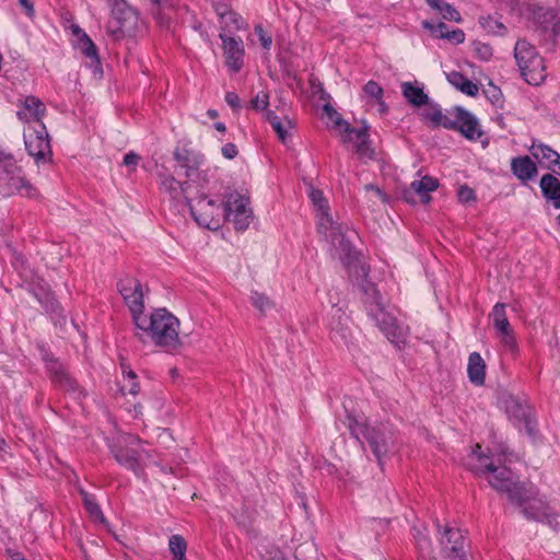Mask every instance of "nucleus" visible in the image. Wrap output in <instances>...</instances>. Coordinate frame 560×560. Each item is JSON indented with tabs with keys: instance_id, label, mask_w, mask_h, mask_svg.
<instances>
[{
	"instance_id": "nucleus-1",
	"label": "nucleus",
	"mask_w": 560,
	"mask_h": 560,
	"mask_svg": "<svg viewBox=\"0 0 560 560\" xmlns=\"http://www.w3.org/2000/svg\"><path fill=\"white\" fill-rule=\"evenodd\" d=\"M310 198L316 208L318 232L331 244L334 254L348 266L350 278L354 283L378 305V292L366 279L369 268L359 258L352 246L355 233L339 222L338 217L330 212L328 201L323 191L311 188Z\"/></svg>"
},
{
	"instance_id": "nucleus-2",
	"label": "nucleus",
	"mask_w": 560,
	"mask_h": 560,
	"mask_svg": "<svg viewBox=\"0 0 560 560\" xmlns=\"http://www.w3.org/2000/svg\"><path fill=\"white\" fill-rule=\"evenodd\" d=\"M179 325V319L165 308H156L150 315L143 314L135 323L140 339L148 336L155 346L172 351L183 347Z\"/></svg>"
},
{
	"instance_id": "nucleus-3",
	"label": "nucleus",
	"mask_w": 560,
	"mask_h": 560,
	"mask_svg": "<svg viewBox=\"0 0 560 560\" xmlns=\"http://www.w3.org/2000/svg\"><path fill=\"white\" fill-rule=\"evenodd\" d=\"M351 434L358 440L364 439L377 459H382L389 452L394 443L392 429L382 422H366L351 419L349 422Z\"/></svg>"
},
{
	"instance_id": "nucleus-4",
	"label": "nucleus",
	"mask_w": 560,
	"mask_h": 560,
	"mask_svg": "<svg viewBox=\"0 0 560 560\" xmlns=\"http://www.w3.org/2000/svg\"><path fill=\"white\" fill-rule=\"evenodd\" d=\"M35 194L36 189L22 175V170L12 155L0 151V196L33 197Z\"/></svg>"
},
{
	"instance_id": "nucleus-5",
	"label": "nucleus",
	"mask_w": 560,
	"mask_h": 560,
	"mask_svg": "<svg viewBox=\"0 0 560 560\" xmlns=\"http://www.w3.org/2000/svg\"><path fill=\"white\" fill-rule=\"evenodd\" d=\"M112 453L121 466L133 471L137 476L143 474L147 454L141 448V442L137 436L119 435L112 447Z\"/></svg>"
},
{
	"instance_id": "nucleus-6",
	"label": "nucleus",
	"mask_w": 560,
	"mask_h": 560,
	"mask_svg": "<svg viewBox=\"0 0 560 560\" xmlns=\"http://www.w3.org/2000/svg\"><path fill=\"white\" fill-rule=\"evenodd\" d=\"M485 479L494 490L506 494L513 505L523 510V488L510 468L497 465Z\"/></svg>"
},
{
	"instance_id": "nucleus-7",
	"label": "nucleus",
	"mask_w": 560,
	"mask_h": 560,
	"mask_svg": "<svg viewBox=\"0 0 560 560\" xmlns=\"http://www.w3.org/2000/svg\"><path fill=\"white\" fill-rule=\"evenodd\" d=\"M187 205L198 225L210 230L220 228L224 215L220 206L214 200L200 196L196 202L192 200Z\"/></svg>"
},
{
	"instance_id": "nucleus-8",
	"label": "nucleus",
	"mask_w": 560,
	"mask_h": 560,
	"mask_svg": "<svg viewBox=\"0 0 560 560\" xmlns=\"http://www.w3.org/2000/svg\"><path fill=\"white\" fill-rule=\"evenodd\" d=\"M249 198L237 191L229 194L225 200V215L237 230L248 228L253 219V210L249 206Z\"/></svg>"
},
{
	"instance_id": "nucleus-9",
	"label": "nucleus",
	"mask_w": 560,
	"mask_h": 560,
	"mask_svg": "<svg viewBox=\"0 0 560 560\" xmlns=\"http://www.w3.org/2000/svg\"><path fill=\"white\" fill-rule=\"evenodd\" d=\"M440 539V553L451 560H468L466 552V539L463 533L450 527H443Z\"/></svg>"
},
{
	"instance_id": "nucleus-10",
	"label": "nucleus",
	"mask_w": 560,
	"mask_h": 560,
	"mask_svg": "<svg viewBox=\"0 0 560 560\" xmlns=\"http://www.w3.org/2000/svg\"><path fill=\"white\" fill-rule=\"evenodd\" d=\"M119 292L128 306L133 324L144 313L143 288L139 280L135 278L121 279L118 283Z\"/></svg>"
},
{
	"instance_id": "nucleus-11",
	"label": "nucleus",
	"mask_w": 560,
	"mask_h": 560,
	"mask_svg": "<svg viewBox=\"0 0 560 560\" xmlns=\"http://www.w3.org/2000/svg\"><path fill=\"white\" fill-rule=\"evenodd\" d=\"M368 128L366 125L361 129L350 127L349 132L346 131L339 136L341 141L349 145L357 158L364 163L375 158V151L369 140Z\"/></svg>"
},
{
	"instance_id": "nucleus-12",
	"label": "nucleus",
	"mask_w": 560,
	"mask_h": 560,
	"mask_svg": "<svg viewBox=\"0 0 560 560\" xmlns=\"http://www.w3.org/2000/svg\"><path fill=\"white\" fill-rule=\"evenodd\" d=\"M137 13L130 8H117L107 24V33L115 38L130 35L137 27Z\"/></svg>"
},
{
	"instance_id": "nucleus-13",
	"label": "nucleus",
	"mask_w": 560,
	"mask_h": 560,
	"mask_svg": "<svg viewBox=\"0 0 560 560\" xmlns=\"http://www.w3.org/2000/svg\"><path fill=\"white\" fill-rule=\"evenodd\" d=\"M161 186L173 199H180L183 197L187 203H190L192 197L199 194V187L203 185L189 178L185 183H180L173 176L166 175L162 177Z\"/></svg>"
},
{
	"instance_id": "nucleus-14",
	"label": "nucleus",
	"mask_w": 560,
	"mask_h": 560,
	"mask_svg": "<svg viewBox=\"0 0 560 560\" xmlns=\"http://www.w3.org/2000/svg\"><path fill=\"white\" fill-rule=\"evenodd\" d=\"M351 323L350 316L345 311L341 308L334 311L330 322L332 339L348 349L353 345Z\"/></svg>"
},
{
	"instance_id": "nucleus-15",
	"label": "nucleus",
	"mask_w": 560,
	"mask_h": 560,
	"mask_svg": "<svg viewBox=\"0 0 560 560\" xmlns=\"http://www.w3.org/2000/svg\"><path fill=\"white\" fill-rule=\"evenodd\" d=\"M376 320L390 342L395 343L397 347H401L406 343L408 329L399 325L395 316L380 308V312L376 314Z\"/></svg>"
},
{
	"instance_id": "nucleus-16",
	"label": "nucleus",
	"mask_w": 560,
	"mask_h": 560,
	"mask_svg": "<svg viewBox=\"0 0 560 560\" xmlns=\"http://www.w3.org/2000/svg\"><path fill=\"white\" fill-rule=\"evenodd\" d=\"M534 22L539 30L555 38L560 34V14L552 9L535 7L530 9Z\"/></svg>"
},
{
	"instance_id": "nucleus-17",
	"label": "nucleus",
	"mask_w": 560,
	"mask_h": 560,
	"mask_svg": "<svg viewBox=\"0 0 560 560\" xmlns=\"http://www.w3.org/2000/svg\"><path fill=\"white\" fill-rule=\"evenodd\" d=\"M220 38L228 67L237 72L243 65L244 47L242 39L229 36L225 33H220Z\"/></svg>"
},
{
	"instance_id": "nucleus-18",
	"label": "nucleus",
	"mask_w": 560,
	"mask_h": 560,
	"mask_svg": "<svg viewBox=\"0 0 560 560\" xmlns=\"http://www.w3.org/2000/svg\"><path fill=\"white\" fill-rule=\"evenodd\" d=\"M71 32L74 36V48L91 60V67H95L100 70V57L93 40L78 25H71Z\"/></svg>"
},
{
	"instance_id": "nucleus-19",
	"label": "nucleus",
	"mask_w": 560,
	"mask_h": 560,
	"mask_svg": "<svg viewBox=\"0 0 560 560\" xmlns=\"http://www.w3.org/2000/svg\"><path fill=\"white\" fill-rule=\"evenodd\" d=\"M457 130L467 139L475 140L479 139L482 135L480 125L477 118L469 112L457 107L455 109V120Z\"/></svg>"
},
{
	"instance_id": "nucleus-20",
	"label": "nucleus",
	"mask_w": 560,
	"mask_h": 560,
	"mask_svg": "<svg viewBox=\"0 0 560 560\" xmlns=\"http://www.w3.org/2000/svg\"><path fill=\"white\" fill-rule=\"evenodd\" d=\"M213 9L220 19V23H221V32L220 33H225L228 35V33H233L234 31H238V30L243 28L244 21L228 4L214 3Z\"/></svg>"
},
{
	"instance_id": "nucleus-21",
	"label": "nucleus",
	"mask_w": 560,
	"mask_h": 560,
	"mask_svg": "<svg viewBox=\"0 0 560 560\" xmlns=\"http://www.w3.org/2000/svg\"><path fill=\"white\" fill-rule=\"evenodd\" d=\"M546 79L544 59L534 47H527V84L539 85Z\"/></svg>"
},
{
	"instance_id": "nucleus-22",
	"label": "nucleus",
	"mask_w": 560,
	"mask_h": 560,
	"mask_svg": "<svg viewBox=\"0 0 560 560\" xmlns=\"http://www.w3.org/2000/svg\"><path fill=\"white\" fill-rule=\"evenodd\" d=\"M25 145L28 153L36 160H44L47 154H50V144L45 127L43 126L42 131L26 137Z\"/></svg>"
},
{
	"instance_id": "nucleus-23",
	"label": "nucleus",
	"mask_w": 560,
	"mask_h": 560,
	"mask_svg": "<svg viewBox=\"0 0 560 560\" xmlns=\"http://www.w3.org/2000/svg\"><path fill=\"white\" fill-rule=\"evenodd\" d=\"M174 155L179 165L186 168L187 178L202 185L208 182L207 174L205 172L198 171L200 162L197 156L191 155L187 151L175 152Z\"/></svg>"
},
{
	"instance_id": "nucleus-24",
	"label": "nucleus",
	"mask_w": 560,
	"mask_h": 560,
	"mask_svg": "<svg viewBox=\"0 0 560 560\" xmlns=\"http://www.w3.org/2000/svg\"><path fill=\"white\" fill-rule=\"evenodd\" d=\"M529 151L540 166L550 170L558 165L560 170V154L550 147L540 142H533Z\"/></svg>"
},
{
	"instance_id": "nucleus-25",
	"label": "nucleus",
	"mask_w": 560,
	"mask_h": 560,
	"mask_svg": "<svg viewBox=\"0 0 560 560\" xmlns=\"http://www.w3.org/2000/svg\"><path fill=\"white\" fill-rule=\"evenodd\" d=\"M438 188V180L430 176H424L420 180L412 182L405 192V198L409 202H415L413 195H418L424 203L430 201V191Z\"/></svg>"
},
{
	"instance_id": "nucleus-26",
	"label": "nucleus",
	"mask_w": 560,
	"mask_h": 560,
	"mask_svg": "<svg viewBox=\"0 0 560 560\" xmlns=\"http://www.w3.org/2000/svg\"><path fill=\"white\" fill-rule=\"evenodd\" d=\"M422 26L429 31L430 35L434 38L447 39L453 44H462L465 40V33L462 30L450 31L442 22L434 24L429 21H423Z\"/></svg>"
},
{
	"instance_id": "nucleus-27",
	"label": "nucleus",
	"mask_w": 560,
	"mask_h": 560,
	"mask_svg": "<svg viewBox=\"0 0 560 560\" xmlns=\"http://www.w3.org/2000/svg\"><path fill=\"white\" fill-rule=\"evenodd\" d=\"M469 466L476 474L486 478L497 465L489 454L485 453L481 446L477 444L469 457Z\"/></svg>"
},
{
	"instance_id": "nucleus-28",
	"label": "nucleus",
	"mask_w": 560,
	"mask_h": 560,
	"mask_svg": "<svg viewBox=\"0 0 560 560\" xmlns=\"http://www.w3.org/2000/svg\"><path fill=\"white\" fill-rule=\"evenodd\" d=\"M45 114L43 102L36 96L30 95L23 101V109L16 113L19 119L23 121H40Z\"/></svg>"
},
{
	"instance_id": "nucleus-29",
	"label": "nucleus",
	"mask_w": 560,
	"mask_h": 560,
	"mask_svg": "<svg viewBox=\"0 0 560 560\" xmlns=\"http://www.w3.org/2000/svg\"><path fill=\"white\" fill-rule=\"evenodd\" d=\"M486 362L478 352H472L468 358L467 374L470 383L482 386L486 381Z\"/></svg>"
},
{
	"instance_id": "nucleus-30",
	"label": "nucleus",
	"mask_w": 560,
	"mask_h": 560,
	"mask_svg": "<svg viewBox=\"0 0 560 560\" xmlns=\"http://www.w3.org/2000/svg\"><path fill=\"white\" fill-rule=\"evenodd\" d=\"M294 557L296 560H318L316 546L313 541H305L295 549ZM266 560H285L280 550L269 552Z\"/></svg>"
},
{
	"instance_id": "nucleus-31",
	"label": "nucleus",
	"mask_w": 560,
	"mask_h": 560,
	"mask_svg": "<svg viewBox=\"0 0 560 560\" xmlns=\"http://www.w3.org/2000/svg\"><path fill=\"white\" fill-rule=\"evenodd\" d=\"M401 91L405 98L412 106L420 107L429 104V96L424 93L423 88L418 82L402 83Z\"/></svg>"
},
{
	"instance_id": "nucleus-32",
	"label": "nucleus",
	"mask_w": 560,
	"mask_h": 560,
	"mask_svg": "<svg viewBox=\"0 0 560 560\" xmlns=\"http://www.w3.org/2000/svg\"><path fill=\"white\" fill-rule=\"evenodd\" d=\"M267 120L271 124L273 130L277 132L280 141L285 143L290 137L291 131L295 128V124L292 119L284 117H278L271 112H267Z\"/></svg>"
},
{
	"instance_id": "nucleus-33",
	"label": "nucleus",
	"mask_w": 560,
	"mask_h": 560,
	"mask_svg": "<svg viewBox=\"0 0 560 560\" xmlns=\"http://www.w3.org/2000/svg\"><path fill=\"white\" fill-rule=\"evenodd\" d=\"M540 188L544 196L553 202L556 208H560V182L557 177L546 174L540 179Z\"/></svg>"
},
{
	"instance_id": "nucleus-34",
	"label": "nucleus",
	"mask_w": 560,
	"mask_h": 560,
	"mask_svg": "<svg viewBox=\"0 0 560 560\" xmlns=\"http://www.w3.org/2000/svg\"><path fill=\"white\" fill-rule=\"evenodd\" d=\"M429 106L423 112V117L425 120L430 121L432 126L438 127L442 126L447 129H455L456 122L447 116L443 115L442 110L433 104H428Z\"/></svg>"
},
{
	"instance_id": "nucleus-35",
	"label": "nucleus",
	"mask_w": 560,
	"mask_h": 560,
	"mask_svg": "<svg viewBox=\"0 0 560 560\" xmlns=\"http://www.w3.org/2000/svg\"><path fill=\"white\" fill-rule=\"evenodd\" d=\"M550 515V509L542 499L536 497L527 499V518L532 517L541 522L548 520Z\"/></svg>"
},
{
	"instance_id": "nucleus-36",
	"label": "nucleus",
	"mask_w": 560,
	"mask_h": 560,
	"mask_svg": "<svg viewBox=\"0 0 560 560\" xmlns=\"http://www.w3.org/2000/svg\"><path fill=\"white\" fill-rule=\"evenodd\" d=\"M447 80L464 94L469 96H476L478 94L479 89L477 84L464 77L460 72L452 71L447 74Z\"/></svg>"
},
{
	"instance_id": "nucleus-37",
	"label": "nucleus",
	"mask_w": 560,
	"mask_h": 560,
	"mask_svg": "<svg viewBox=\"0 0 560 560\" xmlns=\"http://www.w3.org/2000/svg\"><path fill=\"white\" fill-rule=\"evenodd\" d=\"M429 7L440 14L444 20L460 22L462 18L453 5L444 0H427Z\"/></svg>"
},
{
	"instance_id": "nucleus-38",
	"label": "nucleus",
	"mask_w": 560,
	"mask_h": 560,
	"mask_svg": "<svg viewBox=\"0 0 560 560\" xmlns=\"http://www.w3.org/2000/svg\"><path fill=\"white\" fill-rule=\"evenodd\" d=\"M122 368V380L120 384V390L122 395H131L136 396L138 395L140 390V385L137 382V375L133 371L130 369H127L125 365H121Z\"/></svg>"
},
{
	"instance_id": "nucleus-39",
	"label": "nucleus",
	"mask_w": 560,
	"mask_h": 560,
	"mask_svg": "<svg viewBox=\"0 0 560 560\" xmlns=\"http://www.w3.org/2000/svg\"><path fill=\"white\" fill-rule=\"evenodd\" d=\"M48 369L56 383L68 388H73L74 382L71 380L65 366L60 362L51 361Z\"/></svg>"
},
{
	"instance_id": "nucleus-40",
	"label": "nucleus",
	"mask_w": 560,
	"mask_h": 560,
	"mask_svg": "<svg viewBox=\"0 0 560 560\" xmlns=\"http://www.w3.org/2000/svg\"><path fill=\"white\" fill-rule=\"evenodd\" d=\"M364 198L370 207H374L377 203L385 205L388 201L387 195L378 187L373 184H366L363 186Z\"/></svg>"
},
{
	"instance_id": "nucleus-41",
	"label": "nucleus",
	"mask_w": 560,
	"mask_h": 560,
	"mask_svg": "<svg viewBox=\"0 0 560 560\" xmlns=\"http://www.w3.org/2000/svg\"><path fill=\"white\" fill-rule=\"evenodd\" d=\"M494 327H495L497 331L499 332L503 345L511 351H513V352L516 351L515 339L512 335V329H511L508 318L505 317L504 319L498 322L494 325Z\"/></svg>"
},
{
	"instance_id": "nucleus-42",
	"label": "nucleus",
	"mask_w": 560,
	"mask_h": 560,
	"mask_svg": "<svg viewBox=\"0 0 560 560\" xmlns=\"http://www.w3.org/2000/svg\"><path fill=\"white\" fill-rule=\"evenodd\" d=\"M170 551L173 556V560H187V542L180 535H173L168 540Z\"/></svg>"
},
{
	"instance_id": "nucleus-43",
	"label": "nucleus",
	"mask_w": 560,
	"mask_h": 560,
	"mask_svg": "<svg viewBox=\"0 0 560 560\" xmlns=\"http://www.w3.org/2000/svg\"><path fill=\"white\" fill-rule=\"evenodd\" d=\"M323 109L326 116L331 120L332 128H336L338 130L339 136H341V133L346 131H350L351 126L349 125V122L343 120L340 114L330 104H325Z\"/></svg>"
},
{
	"instance_id": "nucleus-44",
	"label": "nucleus",
	"mask_w": 560,
	"mask_h": 560,
	"mask_svg": "<svg viewBox=\"0 0 560 560\" xmlns=\"http://www.w3.org/2000/svg\"><path fill=\"white\" fill-rule=\"evenodd\" d=\"M80 493L82 495L83 504L90 513L91 517H93L95 521L106 524V520L95 500L84 490H81Z\"/></svg>"
},
{
	"instance_id": "nucleus-45",
	"label": "nucleus",
	"mask_w": 560,
	"mask_h": 560,
	"mask_svg": "<svg viewBox=\"0 0 560 560\" xmlns=\"http://www.w3.org/2000/svg\"><path fill=\"white\" fill-rule=\"evenodd\" d=\"M249 300L252 304L262 314L270 311L273 307V302L265 293L253 291Z\"/></svg>"
},
{
	"instance_id": "nucleus-46",
	"label": "nucleus",
	"mask_w": 560,
	"mask_h": 560,
	"mask_svg": "<svg viewBox=\"0 0 560 560\" xmlns=\"http://www.w3.org/2000/svg\"><path fill=\"white\" fill-rule=\"evenodd\" d=\"M504 407L510 417L522 420L523 419V408L521 402L513 396L508 395L504 398Z\"/></svg>"
},
{
	"instance_id": "nucleus-47",
	"label": "nucleus",
	"mask_w": 560,
	"mask_h": 560,
	"mask_svg": "<svg viewBox=\"0 0 560 560\" xmlns=\"http://www.w3.org/2000/svg\"><path fill=\"white\" fill-rule=\"evenodd\" d=\"M417 545L421 553L431 560H436V550L432 548L430 539L425 535H419L417 538Z\"/></svg>"
},
{
	"instance_id": "nucleus-48",
	"label": "nucleus",
	"mask_w": 560,
	"mask_h": 560,
	"mask_svg": "<svg viewBox=\"0 0 560 560\" xmlns=\"http://www.w3.org/2000/svg\"><path fill=\"white\" fill-rule=\"evenodd\" d=\"M528 439L534 447H538L542 443V438L536 428V422H533L527 418V440Z\"/></svg>"
},
{
	"instance_id": "nucleus-49",
	"label": "nucleus",
	"mask_w": 560,
	"mask_h": 560,
	"mask_svg": "<svg viewBox=\"0 0 560 560\" xmlns=\"http://www.w3.org/2000/svg\"><path fill=\"white\" fill-rule=\"evenodd\" d=\"M364 93L376 101H380L383 95V89L374 81H369L363 89Z\"/></svg>"
},
{
	"instance_id": "nucleus-50",
	"label": "nucleus",
	"mask_w": 560,
	"mask_h": 560,
	"mask_svg": "<svg viewBox=\"0 0 560 560\" xmlns=\"http://www.w3.org/2000/svg\"><path fill=\"white\" fill-rule=\"evenodd\" d=\"M477 56L485 61H488L492 57V48L490 45L485 43H476L475 47Z\"/></svg>"
},
{
	"instance_id": "nucleus-51",
	"label": "nucleus",
	"mask_w": 560,
	"mask_h": 560,
	"mask_svg": "<svg viewBox=\"0 0 560 560\" xmlns=\"http://www.w3.org/2000/svg\"><path fill=\"white\" fill-rule=\"evenodd\" d=\"M513 173L522 180L525 182V158H516L512 161Z\"/></svg>"
},
{
	"instance_id": "nucleus-52",
	"label": "nucleus",
	"mask_w": 560,
	"mask_h": 560,
	"mask_svg": "<svg viewBox=\"0 0 560 560\" xmlns=\"http://www.w3.org/2000/svg\"><path fill=\"white\" fill-rule=\"evenodd\" d=\"M485 93L493 104L499 103L502 98V93L500 89H498L492 82L488 84V86L485 90Z\"/></svg>"
},
{
	"instance_id": "nucleus-53",
	"label": "nucleus",
	"mask_w": 560,
	"mask_h": 560,
	"mask_svg": "<svg viewBox=\"0 0 560 560\" xmlns=\"http://www.w3.org/2000/svg\"><path fill=\"white\" fill-rule=\"evenodd\" d=\"M268 98V94L261 92L252 100L250 105L256 110L266 109L269 104Z\"/></svg>"
},
{
	"instance_id": "nucleus-54",
	"label": "nucleus",
	"mask_w": 560,
	"mask_h": 560,
	"mask_svg": "<svg viewBox=\"0 0 560 560\" xmlns=\"http://www.w3.org/2000/svg\"><path fill=\"white\" fill-rule=\"evenodd\" d=\"M255 32L259 37L262 48L269 50L272 44L271 36H269L260 25L255 27Z\"/></svg>"
},
{
	"instance_id": "nucleus-55",
	"label": "nucleus",
	"mask_w": 560,
	"mask_h": 560,
	"mask_svg": "<svg viewBox=\"0 0 560 560\" xmlns=\"http://www.w3.org/2000/svg\"><path fill=\"white\" fill-rule=\"evenodd\" d=\"M458 199L463 203L471 202L475 200V191L467 186H462L458 189Z\"/></svg>"
},
{
	"instance_id": "nucleus-56",
	"label": "nucleus",
	"mask_w": 560,
	"mask_h": 560,
	"mask_svg": "<svg viewBox=\"0 0 560 560\" xmlns=\"http://www.w3.org/2000/svg\"><path fill=\"white\" fill-rule=\"evenodd\" d=\"M523 50H524L523 43L517 42L515 45V48H514V57L517 61V65H518L520 71H521V75H525V68L523 67V63H522L523 62Z\"/></svg>"
},
{
	"instance_id": "nucleus-57",
	"label": "nucleus",
	"mask_w": 560,
	"mask_h": 560,
	"mask_svg": "<svg viewBox=\"0 0 560 560\" xmlns=\"http://www.w3.org/2000/svg\"><path fill=\"white\" fill-rule=\"evenodd\" d=\"M493 325H495L498 322L504 319L506 317L505 315V305L504 304H497L493 307L492 314H491Z\"/></svg>"
},
{
	"instance_id": "nucleus-58",
	"label": "nucleus",
	"mask_w": 560,
	"mask_h": 560,
	"mask_svg": "<svg viewBox=\"0 0 560 560\" xmlns=\"http://www.w3.org/2000/svg\"><path fill=\"white\" fill-rule=\"evenodd\" d=\"M221 152L224 158L232 160L237 155L238 150L234 143H226L222 147Z\"/></svg>"
},
{
	"instance_id": "nucleus-59",
	"label": "nucleus",
	"mask_w": 560,
	"mask_h": 560,
	"mask_svg": "<svg viewBox=\"0 0 560 560\" xmlns=\"http://www.w3.org/2000/svg\"><path fill=\"white\" fill-rule=\"evenodd\" d=\"M141 158L139 154L135 152H129L124 156V164L135 170Z\"/></svg>"
},
{
	"instance_id": "nucleus-60",
	"label": "nucleus",
	"mask_w": 560,
	"mask_h": 560,
	"mask_svg": "<svg viewBox=\"0 0 560 560\" xmlns=\"http://www.w3.org/2000/svg\"><path fill=\"white\" fill-rule=\"evenodd\" d=\"M225 101L233 108H237L240 106V97L234 92H228L225 94Z\"/></svg>"
},
{
	"instance_id": "nucleus-61",
	"label": "nucleus",
	"mask_w": 560,
	"mask_h": 560,
	"mask_svg": "<svg viewBox=\"0 0 560 560\" xmlns=\"http://www.w3.org/2000/svg\"><path fill=\"white\" fill-rule=\"evenodd\" d=\"M20 4L24 8L26 15L28 18H33L35 14V9L32 0H20Z\"/></svg>"
},
{
	"instance_id": "nucleus-62",
	"label": "nucleus",
	"mask_w": 560,
	"mask_h": 560,
	"mask_svg": "<svg viewBox=\"0 0 560 560\" xmlns=\"http://www.w3.org/2000/svg\"><path fill=\"white\" fill-rule=\"evenodd\" d=\"M526 165H527V178H529L532 176V174L537 173V170H536L535 163L532 162L528 156H527Z\"/></svg>"
},
{
	"instance_id": "nucleus-63",
	"label": "nucleus",
	"mask_w": 560,
	"mask_h": 560,
	"mask_svg": "<svg viewBox=\"0 0 560 560\" xmlns=\"http://www.w3.org/2000/svg\"><path fill=\"white\" fill-rule=\"evenodd\" d=\"M170 375H171V377H172L173 380H176V378H178V377H179V372H178V370H177V369L173 368V369H171V371H170Z\"/></svg>"
},
{
	"instance_id": "nucleus-64",
	"label": "nucleus",
	"mask_w": 560,
	"mask_h": 560,
	"mask_svg": "<svg viewBox=\"0 0 560 560\" xmlns=\"http://www.w3.org/2000/svg\"><path fill=\"white\" fill-rule=\"evenodd\" d=\"M214 127H215V129H217L218 131H220V132H224V131H225V125H224V124H222V122H217V124L214 125Z\"/></svg>"
}]
</instances>
